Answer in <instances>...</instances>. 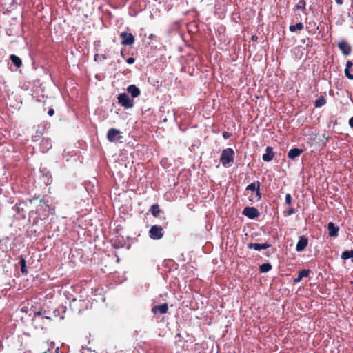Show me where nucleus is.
<instances>
[{"instance_id": "1", "label": "nucleus", "mask_w": 353, "mask_h": 353, "mask_svg": "<svg viewBox=\"0 0 353 353\" xmlns=\"http://www.w3.org/2000/svg\"><path fill=\"white\" fill-rule=\"evenodd\" d=\"M46 311H38L34 314L33 321L42 330L46 329L52 321L50 317L46 316Z\"/></svg>"}, {"instance_id": "2", "label": "nucleus", "mask_w": 353, "mask_h": 353, "mask_svg": "<svg viewBox=\"0 0 353 353\" xmlns=\"http://www.w3.org/2000/svg\"><path fill=\"white\" fill-rule=\"evenodd\" d=\"M234 151L230 148L223 150L221 154L220 161L223 166L225 168L230 167L234 163Z\"/></svg>"}, {"instance_id": "3", "label": "nucleus", "mask_w": 353, "mask_h": 353, "mask_svg": "<svg viewBox=\"0 0 353 353\" xmlns=\"http://www.w3.org/2000/svg\"><path fill=\"white\" fill-rule=\"evenodd\" d=\"M148 234L152 239L159 240L164 236L163 228L159 225H154L150 228Z\"/></svg>"}, {"instance_id": "4", "label": "nucleus", "mask_w": 353, "mask_h": 353, "mask_svg": "<svg viewBox=\"0 0 353 353\" xmlns=\"http://www.w3.org/2000/svg\"><path fill=\"white\" fill-rule=\"evenodd\" d=\"M118 103L124 108L129 109L134 106V100L130 99L128 94H119L117 97Z\"/></svg>"}, {"instance_id": "5", "label": "nucleus", "mask_w": 353, "mask_h": 353, "mask_svg": "<svg viewBox=\"0 0 353 353\" xmlns=\"http://www.w3.org/2000/svg\"><path fill=\"white\" fill-rule=\"evenodd\" d=\"M242 214L250 219H254L260 216L259 211L254 207H245Z\"/></svg>"}, {"instance_id": "6", "label": "nucleus", "mask_w": 353, "mask_h": 353, "mask_svg": "<svg viewBox=\"0 0 353 353\" xmlns=\"http://www.w3.org/2000/svg\"><path fill=\"white\" fill-rule=\"evenodd\" d=\"M120 37L122 39L121 43L123 46H131L134 43V37L130 32H122Z\"/></svg>"}, {"instance_id": "7", "label": "nucleus", "mask_w": 353, "mask_h": 353, "mask_svg": "<svg viewBox=\"0 0 353 353\" xmlns=\"http://www.w3.org/2000/svg\"><path fill=\"white\" fill-rule=\"evenodd\" d=\"M121 131L116 128H110L107 133V139L110 142H115L122 138Z\"/></svg>"}, {"instance_id": "8", "label": "nucleus", "mask_w": 353, "mask_h": 353, "mask_svg": "<svg viewBox=\"0 0 353 353\" xmlns=\"http://www.w3.org/2000/svg\"><path fill=\"white\" fill-rule=\"evenodd\" d=\"M338 47L345 56H348L352 52L351 46L345 41L342 40L338 43Z\"/></svg>"}, {"instance_id": "9", "label": "nucleus", "mask_w": 353, "mask_h": 353, "mask_svg": "<svg viewBox=\"0 0 353 353\" xmlns=\"http://www.w3.org/2000/svg\"><path fill=\"white\" fill-rule=\"evenodd\" d=\"M83 304L84 302L83 301L74 299L70 302V307L73 312L80 313Z\"/></svg>"}, {"instance_id": "10", "label": "nucleus", "mask_w": 353, "mask_h": 353, "mask_svg": "<svg viewBox=\"0 0 353 353\" xmlns=\"http://www.w3.org/2000/svg\"><path fill=\"white\" fill-rule=\"evenodd\" d=\"M308 243V239L305 236H301L296 245V250L297 252H301L305 249Z\"/></svg>"}, {"instance_id": "11", "label": "nucleus", "mask_w": 353, "mask_h": 353, "mask_svg": "<svg viewBox=\"0 0 353 353\" xmlns=\"http://www.w3.org/2000/svg\"><path fill=\"white\" fill-rule=\"evenodd\" d=\"M248 248L250 250H265L271 247V245L269 243H249L247 245Z\"/></svg>"}, {"instance_id": "12", "label": "nucleus", "mask_w": 353, "mask_h": 353, "mask_svg": "<svg viewBox=\"0 0 353 353\" xmlns=\"http://www.w3.org/2000/svg\"><path fill=\"white\" fill-rule=\"evenodd\" d=\"M168 305L167 303H163L160 305H155L152 308V312L155 314L160 313L161 314H165L168 312Z\"/></svg>"}, {"instance_id": "13", "label": "nucleus", "mask_w": 353, "mask_h": 353, "mask_svg": "<svg viewBox=\"0 0 353 353\" xmlns=\"http://www.w3.org/2000/svg\"><path fill=\"white\" fill-rule=\"evenodd\" d=\"M306 29L310 34H315L319 30V26L314 20L306 22Z\"/></svg>"}, {"instance_id": "14", "label": "nucleus", "mask_w": 353, "mask_h": 353, "mask_svg": "<svg viewBox=\"0 0 353 353\" xmlns=\"http://www.w3.org/2000/svg\"><path fill=\"white\" fill-rule=\"evenodd\" d=\"M274 157L273 148L268 146L265 149V153L263 154L262 159L265 162L271 161Z\"/></svg>"}, {"instance_id": "15", "label": "nucleus", "mask_w": 353, "mask_h": 353, "mask_svg": "<svg viewBox=\"0 0 353 353\" xmlns=\"http://www.w3.org/2000/svg\"><path fill=\"white\" fill-rule=\"evenodd\" d=\"M327 229L330 236L336 237L338 236L339 228L338 226H336L334 223L330 222L327 225Z\"/></svg>"}, {"instance_id": "16", "label": "nucleus", "mask_w": 353, "mask_h": 353, "mask_svg": "<svg viewBox=\"0 0 353 353\" xmlns=\"http://www.w3.org/2000/svg\"><path fill=\"white\" fill-rule=\"evenodd\" d=\"M303 152V150L299 148H292L289 150L288 157L290 159H294L299 157Z\"/></svg>"}, {"instance_id": "17", "label": "nucleus", "mask_w": 353, "mask_h": 353, "mask_svg": "<svg viewBox=\"0 0 353 353\" xmlns=\"http://www.w3.org/2000/svg\"><path fill=\"white\" fill-rule=\"evenodd\" d=\"M127 91L130 93L132 98L137 97L140 95L141 91L135 85H130L127 88Z\"/></svg>"}, {"instance_id": "18", "label": "nucleus", "mask_w": 353, "mask_h": 353, "mask_svg": "<svg viewBox=\"0 0 353 353\" xmlns=\"http://www.w3.org/2000/svg\"><path fill=\"white\" fill-rule=\"evenodd\" d=\"M19 265L21 267V272L23 275L27 276L28 274V271L26 268V262L23 256H19Z\"/></svg>"}, {"instance_id": "19", "label": "nucleus", "mask_w": 353, "mask_h": 353, "mask_svg": "<svg viewBox=\"0 0 353 353\" xmlns=\"http://www.w3.org/2000/svg\"><path fill=\"white\" fill-rule=\"evenodd\" d=\"M352 66L353 63L351 61H347L345 65V77L350 80H353V74L350 73V69L352 68Z\"/></svg>"}, {"instance_id": "20", "label": "nucleus", "mask_w": 353, "mask_h": 353, "mask_svg": "<svg viewBox=\"0 0 353 353\" xmlns=\"http://www.w3.org/2000/svg\"><path fill=\"white\" fill-rule=\"evenodd\" d=\"M309 273V270H302L299 271L298 277L294 279V283H296L300 282L303 279V278L308 276Z\"/></svg>"}, {"instance_id": "21", "label": "nucleus", "mask_w": 353, "mask_h": 353, "mask_svg": "<svg viewBox=\"0 0 353 353\" xmlns=\"http://www.w3.org/2000/svg\"><path fill=\"white\" fill-rule=\"evenodd\" d=\"M10 59L17 68H20L22 65V61L18 56L11 54L10 56Z\"/></svg>"}, {"instance_id": "22", "label": "nucleus", "mask_w": 353, "mask_h": 353, "mask_svg": "<svg viewBox=\"0 0 353 353\" xmlns=\"http://www.w3.org/2000/svg\"><path fill=\"white\" fill-rule=\"evenodd\" d=\"M150 212L153 215V216L158 217L161 212L159 205L158 204L152 205L150 209Z\"/></svg>"}, {"instance_id": "23", "label": "nucleus", "mask_w": 353, "mask_h": 353, "mask_svg": "<svg viewBox=\"0 0 353 353\" xmlns=\"http://www.w3.org/2000/svg\"><path fill=\"white\" fill-rule=\"evenodd\" d=\"M260 185H261L260 182L259 181H257L256 182L252 183L250 185H248L246 187L245 190H250V191H252V192H255V191H256V190L258 188H260Z\"/></svg>"}, {"instance_id": "24", "label": "nucleus", "mask_w": 353, "mask_h": 353, "mask_svg": "<svg viewBox=\"0 0 353 353\" xmlns=\"http://www.w3.org/2000/svg\"><path fill=\"white\" fill-rule=\"evenodd\" d=\"M304 28V26L303 23H298L295 25H290L289 27V30L292 32H294L296 30H302Z\"/></svg>"}, {"instance_id": "25", "label": "nucleus", "mask_w": 353, "mask_h": 353, "mask_svg": "<svg viewBox=\"0 0 353 353\" xmlns=\"http://www.w3.org/2000/svg\"><path fill=\"white\" fill-rule=\"evenodd\" d=\"M326 103V99L323 96H321L318 99L315 100L314 105L315 108H321Z\"/></svg>"}, {"instance_id": "26", "label": "nucleus", "mask_w": 353, "mask_h": 353, "mask_svg": "<svg viewBox=\"0 0 353 353\" xmlns=\"http://www.w3.org/2000/svg\"><path fill=\"white\" fill-rule=\"evenodd\" d=\"M39 209H43L45 211H49L50 210L49 201H46L44 199H41L40 204H39L37 210H39Z\"/></svg>"}, {"instance_id": "27", "label": "nucleus", "mask_w": 353, "mask_h": 353, "mask_svg": "<svg viewBox=\"0 0 353 353\" xmlns=\"http://www.w3.org/2000/svg\"><path fill=\"white\" fill-rule=\"evenodd\" d=\"M272 269V265L269 263H263L259 267V270L261 273L269 272Z\"/></svg>"}, {"instance_id": "28", "label": "nucleus", "mask_w": 353, "mask_h": 353, "mask_svg": "<svg viewBox=\"0 0 353 353\" xmlns=\"http://www.w3.org/2000/svg\"><path fill=\"white\" fill-rule=\"evenodd\" d=\"M351 258H353V250H345L341 254V259L343 260H347Z\"/></svg>"}, {"instance_id": "29", "label": "nucleus", "mask_w": 353, "mask_h": 353, "mask_svg": "<svg viewBox=\"0 0 353 353\" xmlns=\"http://www.w3.org/2000/svg\"><path fill=\"white\" fill-rule=\"evenodd\" d=\"M306 3L305 0H299L298 3L295 6L296 9L305 10Z\"/></svg>"}, {"instance_id": "30", "label": "nucleus", "mask_w": 353, "mask_h": 353, "mask_svg": "<svg viewBox=\"0 0 353 353\" xmlns=\"http://www.w3.org/2000/svg\"><path fill=\"white\" fill-rule=\"evenodd\" d=\"M295 213V210L294 208L291 207L288 210L283 212V214L285 216H289Z\"/></svg>"}, {"instance_id": "31", "label": "nucleus", "mask_w": 353, "mask_h": 353, "mask_svg": "<svg viewBox=\"0 0 353 353\" xmlns=\"http://www.w3.org/2000/svg\"><path fill=\"white\" fill-rule=\"evenodd\" d=\"M256 194H255V196L256 198V201H260L262 198V194L260 191V188H258L256 190V191H255Z\"/></svg>"}, {"instance_id": "32", "label": "nucleus", "mask_w": 353, "mask_h": 353, "mask_svg": "<svg viewBox=\"0 0 353 353\" xmlns=\"http://www.w3.org/2000/svg\"><path fill=\"white\" fill-rule=\"evenodd\" d=\"M292 196L290 194H287L285 195V203L288 205H290L292 203Z\"/></svg>"}, {"instance_id": "33", "label": "nucleus", "mask_w": 353, "mask_h": 353, "mask_svg": "<svg viewBox=\"0 0 353 353\" xmlns=\"http://www.w3.org/2000/svg\"><path fill=\"white\" fill-rule=\"evenodd\" d=\"M134 61H135V59L133 57H130V58L127 59V60H126V62L128 64H132L134 63Z\"/></svg>"}, {"instance_id": "34", "label": "nucleus", "mask_w": 353, "mask_h": 353, "mask_svg": "<svg viewBox=\"0 0 353 353\" xmlns=\"http://www.w3.org/2000/svg\"><path fill=\"white\" fill-rule=\"evenodd\" d=\"M230 136H231V134L228 132H224L223 133V137L225 139H229L230 137Z\"/></svg>"}, {"instance_id": "35", "label": "nucleus", "mask_w": 353, "mask_h": 353, "mask_svg": "<svg viewBox=\"0 0 353 353\" xmlns=\"http://www.w3.org/2000/svg\"><path fill=\"white\" fill-rule=\"evenodd\" d=\"M48 115H49V116H50V117L53 116V115H54V109H52V108H50V109H49V110H48Z\"/></svg>"}, {"instance_id": "36", "label": "nucleus", "mask_w": 353, "mask_h": 353, "mask_svg": "<svg viewBox=\"0 0 353 353\" xmlns=\"http://www.w3.org/2000/svg\"><path fill=\"white\" fill-rule=\"evenodd\" d=\"M348 123H349V125L353 128V117H351L350 119H349V121H348Z\"/></svg>"}, {"instance_id": "37", "label": "nucleus", "mask_w": 353, "mask_h": 353, "mask_svg": "<svg viewBox=\"0 0 353 353\" xmlns=\"http://www.w3.org/2000/svg\"><path fill=\"white\" fill-rule=\"evenodd\" d=\"M334 1L339 6H341V5L343 4V0H334Z\"/></svg>"}, {"instance_id": "38", "label": "nucleus", "mask_w": 353, "mask_h": 353, "mask_svg": "<svg viewBox=\"0 0 353 353\" xmlns=\"http://www.w3.org/2000/svg\"><path fill=\"white\" fill-rule=\"evenodd\" d=\"M99 57V54H95L94 55V61H97L98 58Z\"/></svg>"}, {"instance_id": "39", "label": "nucleus", "mask_w": 353, "mask_h": 353, "mask_svg": "<svg viewBox=\"0 0 353 353\" xmlns=\"http://www.w3.org/2000/svg\"><path fill=\"white\" fill-rule=\"evenodd\" d=\"M121 55L122 57H123V58L125 57V54H124V52L123 50L121 51Z\"/></svg>"}, {"instance_id": "40", "label": "nucleus", "mask_w": 353, "mask_h": 353, "mask_svg": "<svg viewBox=\"0 0 353 353\" xmlns=\"http://www.w3.org/2000/svg\"><path fill=\"white\" fill-rule=\"evenodd\" d=\"M101 57L103 60L107 59V57L105 54L101 55Z\"/></svg>"}, {"instance_id": "41", "label": "nucleus", "mask_w": 353, "mask_h": 353, "mask_svg": "<svg viewBox=\"0 0 353 353\" xmlns=\"http://www.w3.org/2000/svg\"><path fill=\"white\" fill-rule=\"evenodd\" d=\"M48 352H50V349H48V350H47V351L43 352V353H48Z\"/></svg>"}, {"instance_id": "42", "label": "nucleus", "mask_w": 353, "mask_h": 353, "mask_svg": "<svg viewBox=\"0 0 353 353\" xmlns=\"http://www.w3.org/2000/svg\"><path fill=\"white\" fill-rule=\"evenodd\" d=\"M37 199V198H35V197H34V198H33V199H32V200H31V201H30V202H32L33 201L36 200Z\"/></svg>"}, {"instance_id": "43", "label": "nucleus", "mask_w": 353, "mask_h": 353, "mask_svg": "<svg viewBox=\"0 0 353 353\" xmlns=\"http://www.w3.org/2000/svg\"><path fill=\"white\" fill-rule=\"evenodd\" d=\"M249 200L250 202H252V203L253 202V199L250 198Z\"/></svg>"}, {"instance_id": "44", "label": "nucleus", "mask_w": 353, "mask_h": 353, "mask_svg": "<svg viewBox=\"0 0 353 353\" xmlns=\"http://www.w3.org/2000/svg\"><path fill=\"white\" fill-rule=\"evenodd\" d=\"M176 336L180 337L181 334H177Z\"/></svg>"}]
</instances>
